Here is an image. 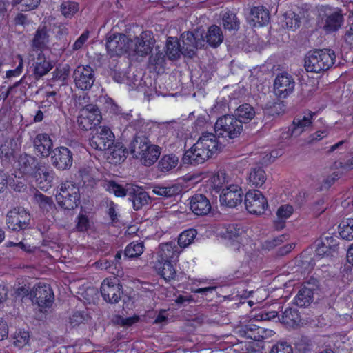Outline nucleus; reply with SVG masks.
<instances>
[{
  "instance_id": "obj_50",
  "label": "nucleus",
  "mask_w": 353,
  "mask_h": 353,
  "mask_svg": "<svg viewBox=\"0 0 353 353\" xmlns=\"http://www.w3.org/2000/svg\"><path fill=\"white\" fill-rule=\"evenodd\" d=\"M131 186L127 187L124 188L121 185L116 183L114 181H108L106 183L105 188L106 190L111 192L114 193L117 196H125L126 195L128 196V190Z\"/></svg>"
},
{
  "instance_id": "obj_58",
  "label": "nucleus",
  "mask_w": 353,
  "mask_h": 353,
  "mask_svg": "<svg viewBox=\"0 0 353 353\" xmlns=\"http://www.w3.org/2000/svg\"><path fill=\"white\" fill-rule=\"evenodd\" d=\"M138 321V316L124 318L119 316L115 318L114 322L118 325H120L125 327H130L134 323H137Z\"/></svg>"
},
{
  "instance_id": "obj_36",
  "label": "nucleus",
  "mask_w": 353,
  "mask_h": 353,
  "mask_svg": "<svg viewBox=\"0 0 353 353\" xmlns=\"http://www.w3.org/2000/svg\"><path fill=\"white\" fill-rule=\"evenodd\" d=\"M179 163V158L174 154L163 155L158 163L161 172H168L175 168Z\"/></svg>"
},
{
  "instance_id": "obj_14",
  "label": "nucleus",
  "mask_w": 353,
  "mask_h": 353,
  "mask_svg": "<svg viewBox=\"0 0 353 353\" xmlns=\"http://www.w3.org/2000/svg\"><path fill=\"white\" fill-rule=\"evenodd\" d=\"M295 81L293 77L287 73L277 74L274 81V92L280 99H285L294 90Z\"/></svg>"
},
{
  "instance_id": "obj_26",
  "label": "nucleus",
  "mask_w": 353,
  "mask_h": 353,
  "mask_svg": "<svg viewBox=\"0 0 353 353\" xmlns=\"http://www.w3.org/2000/svg\"><path fill=\"white\" fill-rule=\"evenodd\" d=\"M34 149L40 153L42 157H47L51 152L52 141L49 135L43 133L36 136L33 141Z\"/></svg>"
},
{
  "instance_id": "obj_27",
  "label": "nucleus",
  "mask_w": 353,
  "mask_h": 353,
  "mask_svg": "<svg viewBox=\"0 0 353 353\" xmlns=\"http://www.w3.org/2000/svg\"><path fill=\"white\" fill-rule=\"evenodd\" d=\"M267 175L261 166L256 165L250 169L248 181L251 187L261 188L265 183Z\"/></svg>"
},
{
  "instance_id": "obj_54",
  "label": "nucleus",
  "mask_w": 353,
  "mask_h": 353,
  "mask_svg": "<svg viewBox=\"0 0 353 353\" xmlns=\"http://www.w3.org/2000/svg\"><path fill=\"white\" fill-rule=\"evenodd\" d=\"M301 19L294 12L288 13L285 17V25L292 30H295L300 26Z\"/></svg>"
},
{
  "instance_id": "obj_49",
  "label": "nucleus",
  "mask_w": 353,
  "mask_h": 353,
  "mask_svg": "<svg viewBox=\"0 0 353 353\" xmlns=\"http://www.w3.org/2000/svg\"><path fill=\"white\" fill-rule=\"evenodd\" d=\"M79 8V4L74 1H64L61 5V12L65 18L72 17Z\"/></svg>"
},
{
  "instance_id": "obj_43",
  "label": "nucleus",
  "mask_w": 353,
  "mask_h": 353,
  "mask_svg": "<svg viewBox=\"0 0 353 353\" xmlns=\"http://www.w3.org/2000/svg\"><path fill=\"white\" fill-rule=\"evenodd\" d=\"M34 201L43 211L49 212L54 208L53 199L37 191L34 194Z\"/></svg>"
},
{
  "instance_id": "obj_38",
  "label": "nucleus",
  "mask_w": 353,
  "mask_h": 353,
  "mask_svg": "<svg viewBox=\"0 0 353 353\" xmlns=\"http://www.w3.org/2000/svg\"><path fill=\"white\" fill-rule=\"evenodd\" d=\"M182 54V46L176 38L169 37L166 43V54L170 59H176Z\"/></svg>"
},
{
  "instance_id": "obj_60",
  "label": "nucleus",
  "mask_w": 353,
  "mask_h": 353,
  "mask_svg": "<svg viewBox=\"0 0 353 353\" xmlns=\"http://www.w3.org/2000/svg\"><path fill=\"white\" fill-rule=\"evenodd\" d=\"M76 228L79 231H85L89 228V219L86 215L79 214L77 218Z\"/></svg>"
},
{
  "instance_id": "obj_9",
  "label": "nucleus",
  "mask_w": 353,
  "mask_h": 353,
  "mask_svg": "<svg viewBox=\"0 0 353 353\" xmlns=\"http://www.w3.org/2000/svg\"><path fill=\"white\" fill-rule=\"evenodd\" d=\"M246 210L253 214H262L268 207V200L259 190H249L245 195Z\"/></svg>"
},
{
  "instance_id": "obj_51",
  "label": "nucleus",
  "mask_w": 353,
  "mask_h": 353,
  "mask_svg": "<svg viewBox=\"0 0 353 353\" xmlns=\"http://www.w3.org/2000/svg\"><path fill=\"white\" fill-rule=\"evenodd\" d=\"M165 55L163 52L159 50V47L155 48V52L152 53L149 57V64L154 66H161L165 62Z\"/></svg>"
},
{
  "instance_id": "obj_52",
  "label": "nucleus",
  "mask_w": 353,
  "mask_h": 353,
  "mask_svg": "<svg viewBox=\"0 0 353 353\" xmlns=\"http://www.w3.org/2000/svg\"><path fill=\"white\" fill-rule=\"evenodd\" d=\"M243 230L240 225L237 224H230L226 228V232L225 235V238L230 240L237 241V239L240 236Z\"/></svg>"
},
{
  "instance_id": "obj_37",
  "label": "nucleus",
  "mask_w": 353,
  "mask_h": 353,
  "mask_svg": "<svg viewBox=\"0 0 353 353\" xmlns=\"http://www.w3.org/2000/svg\"><path fill=\"white\" fill-rule=\"evenodd\" d=\"M234 113V116L238 119L242 120L243 123L250 121L256 114L254 108L248 103H244L239 106Z\"/></svg>"
},
{
  "instance_id": "obj_42",
  "label": "nucleus",
  "mask_w": 353,
  "mask_h": 353,
  "mask_svg": "<svg viewBox=\"0 0 353 353\" xmlns=\"http://www.w3.org/2000/svg\"><path fill=\"white\" fill-rule=\"evenodd\" d=\"M222 21L225 30L236 31L239 29L240 21L233 12H225L222 16Z\"/></svg>"
},
{
  "instance_id": "obj_64",
  "label": "nucleus",
  "mask_w": 353,
  "mask_h": 353,
  "mask_svg": "<svg viewBox=\"0 0 353 353\" xmlns=\"http://www.w3.org/2000/svg\"><path fill=\"white\" fill-rule=\"evenodd\" d=\"M70 74V66L65 65L57 69V74L55 78L64 81L68 77Z\"/></svg>"
},
{
  "instance_id": "obj_25",
  "label": "nucleus",
  "mask_w": 353,
  "mask_h": 353,
  "mask_svg": "<svg viewBox=\"0 0 353 353\" xmlns=\"http://www.w3.org/2000/svg\"><path fill=\"white\" fill-rule=\"evenodd\" d=\"M314 115H315V113L310 112L303 116L295 118L293 121L292 128L289 129L290 135L294 137L301 135L307 128L311 126Z\"/></svg>"
},
{
  "instance_id": "obj_41",
  "label": "nucleus",
  "mask_w": 353,
  "mask_h": 353,
  "mask_svg": "<svg viewBox=\"0 0 353 353\" xmlns=\"http://www.w3.org/2000/svg\"><path fill=\"white\" fill-rule=\"evenodd\" d=\"M108 150L110 152L108 158L115 163L124 161L125 154L128 151V148H124L121 143L113 144Z\"/></svg>"
},
{
  "instance_id": "obj_45",
  "label": "nucleus",
  "mask_w": 353,
  "mask_h": 353,
  "mask_svg": "<svg viewBox=\"0 0 353 353\" xmlns=\"http://www.w3.org/2000/svg\"><path fill=\"white\" fill-rule=\"evenodd\" d=\"M228 177L223 170L217 171L210 179V185L213 190L219 192L223 190L224 185L228 183Z\"/></svg>"
},
{
  "instance_id": "obj_7",
  "label": "nucleus",
  "mask_w": 353,
  "mask_h": 353,
  "mask_svg": "<svg viewBox=\"0 0 353 353\" xmlns=\"http://www.w3.org/2000/svg\"><path fill=\"white\" fill-rule=\"evenodd\" d=\"M30 214L21 207L14 208L6 215V225L13 231L26 230L29 227Z\"/></svg>"
},
{
  "instance_id": "obj_23",
  "label": "nucleus",
  "mask_w": 353,
  "mask_h": 353,
  "mask_svg": "<svg viewBox=\"0 0 353 353\" xmlns=\"http://www.w3.org/2000/svg\"><path fill=\"white\" fill-rule=\"evenodd\" d=\"M150 141L143 132H137L128 145V150L134 158L143 155Z\"/></svg>"
},
{
  "instance_id": "obj_34",
  "label": "nucleus",
  "mask_w": 353,
  "mask_h": 353,
  "mask_svg": "<svg viewBox=\"0 0 353 353\" xmlns=\"http://www.w3.org/2000/svg\"><path fill=\"white\" fill-rule=\"evenodd\" d=\"M281 322L287 327H294L301 321L300 316L296 309L286 308L280 319Z\"/></svg>"
},
{
  "instance_id": "obj_59",
  "label": "nucleus",
  "mask_w": 353,
  "mask_h": 353,
  "mask_svg": "<svg viewBox=\"0 0 353 353\" xmlns=\"http://www.w3.org/2000/svg\"><path fill=\"white\" fill-rule=\"evenodd\" d=\"M293 208L289 205H281L277 210L276 215L279 219L285 220L292 214Z\"/></svg>"
},
{
  "instance_id": "obj_32",
  "label": "nucleus",
  "mask_w": 353,
  "mask_h": 353,
  "mask_svg": "<svg viewBox=\"0 0 353 353\" xmlns=\"http://www.w3.org/2000/svg\"><path fill=\"white\" fill-rule=\"evenodd\" d=\"M154 268L157 273L165 281L173 279L176 276V270L170 261L158 260L155 263Z\"/></svg>"
},
{
  "instance_id": "obj_3",
  "label": "nucleus",
  "mask_w": 353,
  "mask_h": 353,
  "mask_svg": "<svg viewBox=\"0 0 353 353\" xmlns=\"http://www.w3.org/2000/svg\"><path fill=\"white\" fill-rule=\"evenodd\" d=\"M56 201L61 208L66 210H74L80 202L79 188L70 181L60 184L56 194Z\"/></svg>"
},
{
  "instance_id": "obj_4",
  "label": "nucleus",
  "mask_w": 353,
  "mask_h": 353,
  "mask_svg": "<svg viewBox=\"0 0 353 353\" xmlns=\"http://www.w3.org/2000/svg\"><path fill=\"white\" fill-rule=\"evenodd\" d=\"M214 130L219 137L233 139L242 132L243 121L234 115L226 114L218 119L214 125Z\"/></svg>"
},
{
  "instance_id": "obj_1",
  "label": "nucleus",
  "mask_w": 353,
  "mask_h": 353,
  "mask_svg": "<svg viewBox=\"0 0 353 353\" xmlns=\"http://www.w3.org/2000/svg\"><path fill=\"white\" fill-rule=\"evenodd\" d=\"M336 54L331 49L316 50L309 52L305 58V68L307 72L319 73L330 69L334 63Z\"/></svg>"
},
{
  "instance_id": "obj_28",
  "label": "nucleus",
  "mask_w": 353,
  "mask_h": 353,
  "mask_svg": "<svg viewBox=\"0 0 353 353\" xmlns=\"http://www.w3.org/2000/svg\"><path fill=\"white\" fill-rule=\"evenodd\" d=\"M158 254L160 261L175 260L179 256V251L175 243L170 241L159 245Z\"/></svg>"
},
{
  "instance_id": "obj_56",
  "label": "nucleus",
  "mask_w": 353,
  "mask_h": 353,
  "mask_svg": "<svg viewBox=\"0 0 353 353\" xmlns=\"http://www.w3.org/2000/svg\"><path fill=\"white\" fill-rule=\"evenodd\" d=\"M16 59L18 60L19 64H18V65L16 67V68L14 70H8L6 72V76L7 78H11V77H18L22 72L23 68V57H22L21 55L17 54L16 56Z\"/></svg>"
},
{
  "instance_id": "obj_12",
  "label": "nucleus",
  "mask_w": 353,
  "mask_h": 353,
  "mask_svg": "<svg viewBox=\"0 0 353 353\" xmlns=\"http://www.w3.org/2000/svg\"><path fill=\"white\" fill-rule=\"evenodd\" d=\"M212 157L201 143L196 141L193 146L188 150L181 159L183 165H199L204 163Z\"/></svg>"
},
{
  "instance_id": "obj_17",
  "label": "nucleus",
  "mask_w": 353,
  "mask_h": 353,
  "mask_svg": "<svg viewBox=\"0 0 353 353\" xmlns=\"http://www.w3.org/2000/svg\"><path fill=\"white\" fill-rule=\"evenodd\" d=\"M77 88L82 90H90L94 82V72L89 65H79L73 72Z\"/></svg>"
},
{
  "instance_id": "obj_48",
  "label": "nucleus",
  "mask_w": 353,
  "mask_h": 353,
  "mask_svg": "<svg viewBox=\"0 0 353 353\" xmlns=\"http://www.w3.org/2000/svg\"><path fill=\"white\" fill-rule=\"evenodd\" d=\"M29 332L24 330L16 332L13 336V344L15 347L21 349L29 344Z\"/></svg>"
},
{
  "instance_id": "obj_20",
  "label": "nucleus",
  "mask_w": 353,
  "mask_h": 353,
  "mask_svg": "<svg viewBox=\"0 0 353 353\" xmlns=\"http://www.w3.org/2000/svg\"><path fill=\"white\" fill-rule=\"evenodd\" d=\"M190 208L194 214L205 216L210 212L212 205L210 200L205 195L196 194L191 198Z\"/></svg>"
},
{
  "instance_id": "obj_40",
  "label": "nucleus",
  "mask_w": 353,
  "mask_h": 353,
  "mask_svg": "<svg viewBox=\"0 0 353 353\" xmlns=\"http://www.w3.org/2000/svg\"><path fill=\"white\" fill-rule=\"evenodd\" d=\"M180 192L181 188L177 185H172L170 186H162L157 185L152 188V192L154 194L165 198H170L177 195Z\"/></svg>"
},
{
  "instance_id": "obj_19",
  "label": "nucleus",
  "mask_w": 353,
  "mask_h": 353,
  "mask_svg": "<svg viewBox=\"0 0 353 353\" xmlns=\"http://www.w3.org/2000/svg\"><path fill=\"white\" fill-rule=\"evenodd\" d=\"M55 172L45 167L42 163L31 176L35 181L37 187L43 191L48 190L52 185Z\"/></svg>"
},
{
  "instance_id": "obj_47",
  "label": "nucleus",
  "mask_w": 353,
  "mask_h": 353,
  "mask_svg": "<svg viewBox=\"0 0 353 353\" xmlns=\"http://www.w3.org/2000/svg\"><path fill=\"white\" fill-rule=\"evenodd\" d=\"M143 243H130L125 249V256L128 258L138 257L143 252Z\"/></svg>"
},
{
  "instance_id": "obj_21",
  "label": "nucleus",
  "mask_w": 353,
  "mask_h": 353,
  "mask_svg": "<svg viewBox=\"0 0 353 353\" xmlns=\"http://www.w3.org/2000/svg\"><path fill=\"white\" fill-rule=\"evenodd\" d=\"M128 196L129 200L132 203L134 210L137 211L148 205L151 201L149 194L138 186L130 187L128 190Z\"/></svg>"
},
{
  "instance_id": "obj_33",
  "label": "nucleus",
  "mask_w": 353,
  "mask_h": 353,
  "mask_svg": "<svg viewBox=\"0 0 353 353\" xmlns=\"http://www.w3.org/2000/svg\"><path fill=\"white\" fill-rule=\"evenodd\" d=\"M205 41L212 48L219 46L223 41L221 28L216 25L211 26L205 34Z\"/></svg>"
},
{
  "instance_id": "obj_35",
  "label": "nucleus",
  "mask_w": 353,
  "mask_h": 353,
  "mask_svg": "<svg viewBox=\"0 0 353 353\" xmlns=\"http://www.w3.org/2000/svg\"><path fill=\"white\" fill-rule=\"evenodd\" d=\"M52 66L50 61L46 60L43 54L41 52L37 57V61L34 63V68L33 74L36 79H39L46 74Z\"/></svg>"
},
{
  "instance_id": "obj_11",
  "label": "nucleus",
  "mask_w": 353,
  "mask_h": 353,
  "mask_svg": "<svg viewBox=\"0 0 353 353\" xmlns=\"http://www.w3.org/2000/svg\"><path fill=\"white\" fill-rule=\"evenodd\" d=\"M106 48L110 56H119L129 52L130 38L121 33L109 34L106 38Z\"/></svg>"
},
{
  "instance_id": "obj_5",
  "label": "nucleus",
  "mask_w": 353,
  "mask_h": 353,
  "mask_svg": "<svg viewBox=\"0 0 353 353\" xmlns=\"http://www.w3.org/2000/svg\"><path fill=\"white\" fill-rule=\"evenodd\" d=\"M155 39L150 31H143L139 37L130 39L129 53L139 57H145L152 50Z\"/></svg>"
},
{
  "instance_id": "obj_13",
  "label": "nucleus",
  "mask_w": 353,
  "mask_h": 353,
  "mask_svg": "<svg viewBox=\"0 0 353 353\" xmlns=\"http://www.w3.org/2000/svg\"><path fill=\"white\" fill-rule=\"evenodd\" d=\"M32 302L40 307H50L54 301V293L50 285L39 283L30 292Z\"/></svg>"
},
{
  "instance_id": "obj_53",
  "label": "nucleus",
  "mask_w": 353,
  "mask_h": 353,
  "mask_svg": "<svg viewBox=\"0 0 353 353\" xmlns=\"http://www.w3.org/2000/svg\"><path fill=\"white\" fill-rule=\"evenodd\" d=\"M14 156V150L10 142H5L0 146V158L5 161H10Z\"/></svg>"
},
{
  "instance_id": "obj_18",
  "label": "nucleus",
  "mask_w": 353,
  "mask_h": 353,
  "mask_svg": "<svg viewBox=\"0 0 353 353\" xmlns=\"http://www.w3.org/2000/svg\"><path fill=\"white\" fill-rule=\"evenodd\" d=\"M243 199V192L236 185H230L223 188L220 194V203L229 208H234L240 204Z\"/></svg>"
},
{
  "instance_id": "obj_16",
  "label": "nucleus",
  "mask_w": 353,
  "mask_h": 353,
  "mask_svg": "<svg viewBox=\"0 0 353 353\" xmlns=\"http://www.w3.org/2000/svg\"><path fill=\"white\" fill-rule=\"evenodd\" d=\"M52 165L59 170H66L71 168L73 162L72 152L66 147H57L51 152Z\"/></svg>"
},
{
  "instance_id": "obj_39",
  "label": "nucleus",
  "mask_w": 353,
  "mask_h": 353,
  "mask_svg": "<svg viewBox=\"0 0 353 353\" xmlns=\"http://www.w3.org/2000/svg\"><path fill=\"white\" fill-rule=\"evenodd\" d=\"M313 292L312 290L304 286L300 289L296 294L294 303L297 306L306 307L312 301Z\"/></svg>"
},
{
  "instance_id": "obj_31",
  "label": "nucleus",
  "mask_w": 353,
  "mask_h": 353,
  "mask_svg": "<svg viewBox=\"0 0 353 353\" xmlns=\"http://www.w3.org/2000/svg\"><path fill=\"white\" fill-rule=\"evenodd\" d=\"M145 148L146 150H144L145 152H143V155L138 157L137 159H140L145 165L150 166L158 159L161 154V148L156 145L151 144L150 142Z\"/></svg>"
},
{
  "instance_id": "obj_55",
  "label": "nucleus",
  "mask_w": 353,
  "mask_h": 353,
  "mask_svg": "<svg viewBox=\"0 0 353 353\" xmlns=\"http://www.w3.org/2000/svg\"><path fill=\"white\" fill-rule=\"evenodd\" d=\"M270 353H293V349L287 342H278L272 347Z\"/></svg>"
},
{
  "instance_id": "obj_61",
  "label": "nucleus",
  "mask_w": 353,
  "mask_h": 353,
  "mask_svg": "<svg viewBox=\"0 0 353 353\" xmlns=\"http://www.w3.org/2000/svg\"><path fill=\"white\" fill-rule=\"evenodd\" d=\"M85 320V314L82 312H74L70 317V323L72 327L77 326Z\"/></svg>"
},
{
  "instance_id": "obj_8",
  "label": "nucleus",
  "mask_w": 353,
  "mask_h": 353,
  "mask_svg": "<svg viewBox=\"0 0 353 353\" xmlns=\"http://www.w3.org/2000/svg\"><path fill=\"white\" fill-rule=\"evenodd\" d=\"M114 135L111 130L107 127L100 126L96 132L90 138V146L97 150L105 151L113 145Z\"/></svg>"
},
{
  "instance_id": "obj_30",
  "label": "nucleus",
  "mask_w": 353,
  "mask_h": 353,
  "mask_svg": "<svg viewBox=\"0 0 353 353\" xmlns=\"http://www.w3.org/2000/svg\"><path fill=\"white\" fill-rule=\"evenodd\" d=\"M216 134L214 133L205 132H203L197 141L212 155L215 154L220 148V144L217 140Z\"/></svg>"
},
{
  "instance_id": "obj_22",
  "label": "nucleus",
  "mask_w": 353,
  "mask_h": 353,
  "mask_svg": "<svg viewBox=\"0 0 353 353\" xmlns=\"http://www.w3.org/2000/svg\"><path fill=\"white\" fill-rule=\"evenodd\" d=\"M42 164L38 159L28 154H21L18 159L19 169L23 174L32 176Z\"/></svg>"
},
{
  "instance_id": "obj_63",
  "label": "nucleus",
  "mask_w": 353,
  "mask_h": 353,
  "mask_svg": "<svg viewBox=\"0 0 353 353\" xmlns=\"http://www.w3.org/2000/svg\"><path fill=\"white\" fill-rule=\"evenodd\" d=\"M89 37V32L85 31L74 42V43L72 46V50L76 51L79 49H81L85 43L87 41Z\"/></svg>"
},
{
  "instance_id": "obj_15",
  "label": "nucleus",
  "mask_w": 353,
  "mask_h": 353,
  "mask_svg": "<svg viewBox=\"0 0 353 353\" xmlns=\"http://www.w3.org/2000/svg\"><path fill=\"white\" fill-rule=\"evenodd\" d=\"M101 293L106 302L117 303L119 301L123 294L122 285L119 279H105L101 285Z\"/></svg>"
},
{
  "instance_id": "obj_57",
  "label": "nucleus",
  "mask_w": 353,
  "mask_h": 353,
  "mask_svg": "<svg viewBox=\"0 0 353 353\" xmlns=\"http://www.w3.org/2000/svg\"><path fill=\"white\" fill-rule=\"evenodd\" d=\"M41 0H17L16 3L21 6L22 10H32L37 8Z\"/></svg>"
},
{
  "instance_id": "obj_2",
  "label": "nucleus",
  "mask_w": 353,
  "mask_h": 353,
  "mask_svg": "<svg viewBox=\"0 0 353 353\" xmlns=\"http://www.w3.org/2000/svg\"><path fill=\"white\" fill-rule=\"evenodd\" d=\"M344 22L341 10L327 6H321L318 9V26L326 33L338 31Z\"/></svg>"
},
{
  "instance_id": "obj_24",
  "label": "nucleus",
  "mask_w": 353,
  "mask_h": 353,
  "mask_svg": "<svg viewBox=\"0 0 353 353\" xmlns=\"http://www.w3.org/2000/svg\"><path fill=\"white\" fill-rule=\"evenodd\" d=\"M270 19L268 9L263 6H256L250 12V23L253 26H263L269 23Z\"/></svg>"
},
{
  "instance_id": "obj_6",
  "label": "nucleus",
  "mask_w": 353,
  "mask_h": 353,
  "mask_svg": "<svg viewBox=\"0 0 353 353\" xmlns=\"http://www.w3.org/2000/svg\"><path fill=\"white\" fill-rule=\"evenodd\" d=\"M101 119V114L98 107L93 104H88L81 110L77 122L81 129L91 130L100 123Z\"/></svg>"
},
{
  "instance_id": "obj_10",
  "label": "nucleus",
  "mask_w": 353,
  "mask_h": 353,
  "mask_svg": "<svg viewBox=\"0 0 353 353\" xmlns=\"http://www.w3.org/2000/svg\"><path fill=\"white\" fill-rule=\"evenodd\" d=\"M182 54L192 57L195 54L194 50L201 48L205 45L204 37L199 32H185L181 36Z\"/></svg>"
},
{
  "instance_id": "obj_44",
  "label": "nucleus",
  "mask_w": 353,
  "mask_h": 353,
  "mask_svg": "<svg viewBox=\"0 0 353 353\" xmlns=\"http://www.w3.org/2000/svg\"><path fill=\"white\" fill-rule=\"evenodd\" d=\"M339 234L343 239L353 240V219H345L339 225Z\"/></svg>"
},
{
  "instance_id": "obj_62",
  "label": "nucleus",
  "mask_w": 353,
  "mask_h": 353,
  "mask_svg": "<svg viewBox=\"0 0 353 353\" xmlns=\"http://www.w3.org/2000/svg\"><path fill=\"white\" fill-rule=\"evenodd\" d=\"M322 244L331 252L335 251L337 246L336 239L332 236H326L321 239Z\"/></svg>"
},
{
  "instance_id": "obj_46",
  "label": "nucleus",
  "mask_w": 353,
  "mask_h": 353,
  "mask_svg": "<svg viewBox=\"0 0 353 353\" xmlns=\"http://www.w3.org/2000/svg\"><path fill=\"white\" fill-rule=\"evenodd\" d=\"M197 234V232L194 229H189L181 233L178 238V245L181 248H186L192 243Z\"/></svg>"
},
{
  "instance_id": "obj_29",
  "label": "nucleus",
  "mask_w": 353,
  "mask_h": 353,
  "mask_svg": "<svg viewBox=\"0 0 353 353\" xmlns=\"http://www.w3.org/2000/svg\"><path fill=\"white\" fill-rule=\"evenodd\" d=\"M49 43L48 30L46 26H40L32 40V47L37 50L47 48Z\"/></svg>"
}]
</instances>
